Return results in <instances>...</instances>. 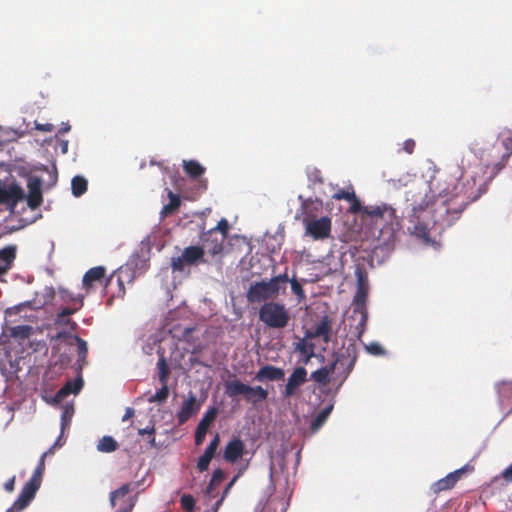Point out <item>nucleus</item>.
<instances>
[{"instance_id":"6ab92c4d","label":"nucleus","mask_w":512,"mask_h":512,"mask_svg":"<svg viewBox=\"0 0 512 512\" xmlns=\"http://www.w3.org/2000/svg\"><path fill=\"white\" fill-rule=\"evenodd\" d=\"M25 197L23 189L17 184H11L7 188L0 189V203L14 208L18 201Z\"/></svg>"},{"instance_id":"2f4dec72","label":"nucleus","mask_w":512,"mask_h":512,"mask_svg":"<svg viewBox=\"0 0 512 512\" xmlns=\"http://www.w3.org/2000/svg\"><path fill=\"white\" fill-rule=\"evenodd\" d=\"M10 336L15 340L21 342L30 338L33 334V327L30 325H18L9 329Z\"/></svg>"},{"instance_id":"a211bd4d","label":"nucleus","mask_w":512,"mask_h":512,"mask_svg":"<svg viewBox=\"0 0 512 512\" xmlns=\"http://www.w3.org/2000/svg\"><path fill=\"white\" fill-rule=\"evenodd\" d=\"M83 387V379L79 374L75 379L68 380L55 394L54 402L61 403L70 394H78Z\"/></svg>"},{"instance_id":"9b49d317","label":"nucleus","mask_w":512,"mask_h":512,"mask_svg":"<svg viewBox=\"0 0 512 512\" xmlns=\"http://www.w3.org/2000/svg\"><path fill=\"white\" fill-rule=\"evenodd\" d=\"M138 484H133V487H137ZM133 490L132 484L126 483L120 486L118 489L110 493V504L113 508L118 507V512H123L127 509L128 505H131V510L134 507V501L129 497V493Z\"/></svg>"},{"instance_id":"774afa93","label":"nucleus","mask_w":512,"mask_h":512,"mask_svg":"<svg viewBox=\"0 0 512 512\" xmlns=\"http://www.w3.org/2000/svg\"><path fill=\"white\" fill-rule=\"evenodd\" d=\"M149 442H150L151 445H154L155 444V437L152 436Z\"/></svg>"},{"instance_id":"69168bd1","label":"nucleus","mask_w":512,"mask_h":512,"mask_svg":"<svg viewBox=\"0 0 512 512\" xmlns=\"http://www.w3.org/2000/svg\"><path fill=\"white\" fill-rule=\"evenodd\" d=\"M307 357H306V361H308L311 357H314V356H317L318 354H314V353H311V354H305Z\"/></svg>"},{"instance_id":"f8f14e48","label":"nucleus","mask_w":512,"mask_h":512,"mask_svg":"<svg viewBox=\"0 0 512 512\" xmlns=\"http://www.w3.org/2000/svg\"><path fill=\"white\" fill-rule=\"evenodd\" d=\"M57 348L69 349L71 352H86L87 344L80 337L70 333H58L56 337Z\"/></svg>"},{"instance_id":"5fc2aeb1","label":"nucleus","mask_w":512,"mask_h":512,"mask_svg":"<svg viewBox=\"0 0 512 512\" xmlns=\"http://www.w3.org/2000/svg\"><path fill=\"white\" fill-rule=\"evenodd\" d=\"M195 332V328H186L183 333L184 339H180L179 342L182 343L184 341L188 342L190 335Z\"/></svg>"},{"instance_id":"3c124183","label":"nucleus","mask_w":512,"mask_h":512,"mask_svg":"<svg viewBox=\"0 0 512 512\" xmlns=\"http://www.w3.org/2000/svg\"><path fill=\"white\" fill-rule=\"evenodd\" d=\"M14 487H15V476H13L12 478H10L7 482H5L4 484V489L7 491V492H12L14 490Z\"/></svg>"},{"instance_id":"5701e85b","label":"nucleus","mask_w":512,"mask_h":512,"mask_svg":"<svg viewBox=\"0 0 512 512\" xmlns=\"http://www.w3.org/2000/svg\"><path fill=\"white\" fill-rule=\"evenodd\" d=\"M244 449V443L239 438H234L225 447L224 459L234 463L243 455Z\"/></svg>"},{"instance_id":"bb28decb","label":"nucleus","mask_w":512,"mask_h":512,"mask_svg":"<svg viewBox=\"0 0 512 512\" xmlns=\"http://www.w3.org/2000/svg\"><path fill=\"white\" fill-rule=\"evenodd\" d=\"M204 254V248L200 246H189L182 252L183 259L188 263V265L197 264L198 261L203 259Z\"/></svg>"},{"instance_id":"a18cd8bd","label":"nucleus","mask_w":512,"mask_h":512,"mask_svg":"<svg viewBox=\"0 0 512 512\" xmlns=\"http://www.w3.org/2000/svg\"><path fill=\"white\" fill-rule=\"evenodd\" d=\"M181 504H182V507L187 512H192L193 508H194V505H195V501H194V498L191 495H183L181 497Z\"/></svg>"},{"instance_id":"79ce46f5","label":"nucleus","mask_w":512,"mask_h":512,"mask_svg":"<svg viewBox=\"0 0 512 512\" xmlns=\"http://www.w3.org/2000/svg\"><path fill=\"white\" fill-rule=\"evenodd\" d=\"M229 228H230V225H229V222L227 221V219L222 218L218 222V224L214 228H211L210 230H212L213 232L219 233V235H225L227 237Z\"/></svg>"},{"instance_id":"72a5a7b5","label":"nucleus","mask_w":512,"mask_h":512,"mask_svg":"<svg viewBox=\"0 0 512 512\" xmlns=\"http://www.w3.org/2000/svg\"><path fill=\"white\" fill-rule=\"evenodd\" d=\"M157 375L161 384L168 383V379L170 376V366L163 357V355H161L157 362Z\"/></svg>"},{"instance_id":"0e129e2a","label":"nucleus","mask_w":512,"mask_h":512,"mask_svg":"<svg viewBox=\"0 0 512 512\" xmlns=\"http://www.w3.org/2000/svg\"><path fill=\"white\" fill-rule=\"evenodd\" d=\"M222 500H223V498L219 499V500L216 502L214 512H216V510L218 509V507H219V506H220V504L222 503Z\"/></svg>"},{"instance_id":"ea45409f","label":"nucleus","mask_w":512,"mask_h":512,"mask_svg":"<svg viewBox=\"0 0 512 512\" xmlns=\"http://www.w3.org/2000/svg\"><path fill=\"white\" fill-rule=\"evenodd\" d=\"M288 283H290L292 292L298 297V301L301 302L302 300H304L306 295H305V291L302 287V284L300 282H298V280L296 278H292V279L289 278Z\"/></svg>"},{"instance_id":"4be33fe9","label":"nucleus","mask_w":512,"mask_h":512,"mask_svg":"<svg viewBox=\"0 0 512 512\" xmlns=\"http://www.w3.org/2000/svg\"><path fill=\"white\" fill-rule=\"evenodd\" d=\"M220 438L219 435L216 434L214 438L211 440L204 453L197 462L198 469L203 472L206 471L209 467V463L215 455V452L219 446Z\"/></svg>"},{"instance_id":"6e6552de","label":"nucleus","mask_w":512,"mask_h":512,"mask_svg":"<svg viewBox=\"0 0 512 512\" xmlns=\"http://www.w3.org/2000/svg\"><path fill=\"white\" fill-rule=\"evenodd\" d=\"M105 272L104 267L98 266V287H101V293L106 298L107 305H111L115 298L124 297L125 286L119 274L112 273L106 278Z\"/></svg>"},{"instance_id":"e2e57ef3","label":"nucleus","mask_w":512,"mask_h":512,"mask_svg":"<svg viewBox=\"0 0 512 512\" xmlns=\"http://www.w3.org/2000/svg\"><path fill=\"white\" fill-rule=\"evenodd\" d=\"M426 512H437V508L435 505H431L430 507H428Z\"/></svg>"},{"instance_id":"bf43d9fd","label":"nucleus","mask_w":512,"mask_h":512,"mask_svg":"<svg viewBox=\"0 0 512 512\" xmlns=\"http://www.w3.org/2000/svg\"><path fill=\"white\" fill-rule=\"evenodd\" d=\"M64 443H65V441L63 440L62 435H60L53 445H54V447H62L64 445Z\"/></svg>"},{"instance_id":"a878e982","label":"nucleus","mask_w":512,"mask_h":512,"mask_svg":"<svg viewBox=\"0 0 512 512\" xmlns=\"http://www.w3.org/2000/svg\"><path fill=\"white\" fill-rule=\"evenodd\" d=\"M268 397V391L261 386H249L245 401L252 405H257L265 401Z\"/></svg>"},{"instance_id":"7ed1b4c3","label":"nucleus","mask_w":512,"mask_h":512,"mask_svg":"<svg viewBox=\"0 0 512 512\" xmlns=\"http://www.w3.org/2000/svg\"><path fill=\"white\" fill-rule=\"evenodd\" d=\"M331 329L329 317L323 316L315 327L306 331L300 352H335L334 348H330Z\"/></svg>"},{"instance_id":"7c9ffc66","label":"nucleus","mask_w":512,"mask_h":512,"mask_svg":"<svg viewBox=\"0 0 512 512\" xmlns=\"http://www.w3.org/2000/svg\"><path fill=\"white\" fill-rule=\"evenodd\" d=\"M167 196L169 198V203L163 206L160 213L162 217H167L173 214L181 205V199L178 194L168 190Z\"/></svg>"},{"instance_id":"a19ab883","label":"nucleus","mask_w":512,"mask_h":512,"mask_svg":"<svg viewBox=\"0 0 512 512\" xmlns=\"http://www.w3.org/2000/svg\"><path fill=\"white\" fill-rule=\"evenodd\" d=\"M223 479H224V472L220 469H216L212 474V478L210 480L209 486L206 489V493L208 495H210L212 492L213 486L215 484L220 483Z\"/></svg>"},{"instance_id":"39448f33","label":"nucleus","mask_w":512,"mask_h":512,"mask_svg":"<svg viewBox=\"0 0 512 512\" xmlns=\"http://www.w3.org/2000/svg\"><path fill=\"white\" fill-rule=\"evenodd\" d=\"M305 234L313 240H324L331 236L332 222L331 218L323 216L317 218L309 208V204L303 205V219Z\"/></svg>"},{"instance_id":"f704fd0d","label":"nucleus","mask_w":512,"mask_h":512,"mask_svg":"<svg viewBox=\"0 0 512 512\" xmlns=\"http://www.w3.org/2000/svg\"><path fill=\"white\" fill-rule=\"evenodd\" d=\"M72 193L74 196L79 197L83 195L87 190V180L81 176H75L72 179Z\"/></svg>"},{"instance_id":"8fccbe9b","label":"nucleus","mask_w":512,"mask_h":512,"mask_svg":"<svg viewBox=\"0 0 512 512\" xmlns=\"http://www.w3.org/2000/svg\"><path fill=\"white\" fill-rule=\"evenodd\" d=\"M502 477L507 482H512V463L502 472Z\"/></svg>"},{"instance_id":"dca6fc26","label":"nucleus","mask_w":512,"mask_h":512,"mask_svg":"<svg viewBox=\"0 0 512 512\" xmlns=\"http://www.w3.org/2000/svg\"><path fill=\"white\" fill-rule=\"evenodd\" d=\"M500 409L507 415L512 412V382H500L496 385Z\"/></svg>"},{"instance_id":"f3484780","label":"nucleus","mask_w":512,"mask_h":512,"mask_svg":"<svg viewBox=\"0 0 512 512\" xmlns=\"http://www.w3.org/2000/svg\"><path fill=\"white\" fill-rule=\"evenodd\" d=\"M307 371L304 367H297L289 376L283 395L286 398L291 397L295 391L306 381Z\"/></svg>"},{"instance_id":"0eeeda50","label":"nucleus","mask_w":512,"mask_h":512,"mask_svg":"<svg viewBox=\"0 0 512 512\" xmlns=\"http://www.w3.org/2000/svg\"><path fill=\"white\" fill-rule=\"evenodd\" d=\"M45 471V461L40 459L38 465L36 466L32 477L30 480L23 486L18 498L13 503V509H16V512H20L25 509L30 502L34 499L36 492L41 486L42 477Z\"/></svg>"},{"instance_id":"680f3d73","label":"nucleus","mask_w":512,"mask_h":512,"mask_svg":"<svg viewBox=\"0 0 512 512\" xmlns=\"http://www.w3.org/2000/svg\"><path fill=\"white\" fill-rule=\"evenodd\" d=\"M319 174H320V173H319V171H317V172H316V175H315V179H314V181H315V182L322 183V182H323V180H322V178H321V176H320Z\"/></svg>"},{"instance_id":"2eb2a0df","label":"nucleus","mask_w":512,"mask_h":512,"mask_svg":"<svg viewBox=\"0 0 512 512\" xmlns=\"http://www.w3.org/2000/svg\"><path fill=\"white\" fill-rule=\"evenodd\" d=\"M225 240V235H219V233L213 232L212 230L204 232L201 235L203 246L206 247L208 252L212 255H217L222 252Z\"/></svg>"},{"instance_id":"4d7b16f0","label":"nucleus","mask_w":512,"mask_h":512,"mask_svg":"<svg viewBox=\"0 0 512 512\" xmlns=\"http://www.w3.org/2000/svg\"><path fill=\"white\" fill-rule=\"evenodd\" d=\"M133 415H134V409L133 408H127L126 411H125L124 416L122 417V421L128 420Z\"/></svg>"},{"instance_id":"864d4df0","label":"nucleus","mask_w":512,"mask_h":512,"mask_svg":"<svg viewBox=\"0 0 512 512\" xmlns=\"http://www.w3.org/2000/svg\"><path fill=\"white\" fill-rule=\"evenodd\" d=\"M503 145L507 150L508 154L512 153V135L503 140Z\"/></svg>"},{"instance_id":"9d476101","label":"nucleus","mask_w":512,"mask_h":512,"mask_svg":"<svg viewBox=\"0 0 512 512\" xmlns=\"http://www.w3.org/2000/svg\"><path fill=\"white\" fill-rule=\"evenodd\" d=\"M356 293L353 298L354 312L359 313L362 320L367 318L366 302L368 298L369 283L365 272L358 270L357 273Z\"/></svg>"},{"instance_id":"de8ad7c7","label":"nucleus","mask_w":512,"mask_h":512,"mask_svg":"<svg viewBox=\"0 0 512 512\" xmlns=\"http://www.w3.org/2000/svg\"><path fill=\"white\" fill-rule=\"evenodd\" d=\"M416 143L413 139H406L403 142L402 150L406 152L407 154H412L415 150Z\"/></svg>"},{"instance_id":"37998d69","label":"nucleus","mask_w":512,"mask_h":512,"mask_svg":"<svg viewBox=\"0 0 512 512\" xmlns=\"http://www.w3.org/2000/svg\"><path fill=\"white\" fill-rule=\"evenodd\" d=\"M187 265H188V263H186V261L183 259L182 254L177 257H172V259H171V267H172L173 271L182 272L184 270L185 266H187Z\"/></svg>"},{"instance_id":"f257e3e1","label":"nucleus","mask_w":512,"mask_h":512,"mask_svg":"<svg viewBox=\"0 0 512 512\" xmlns=\"http://www.w3.org/2000/svg\"><path fill=\"white\" fill-rule=\"evenodd\" d=\"M430 190L437 193L438 197L444 200L434 204L433 210H430L429 202L419 204L412 208L409 216L408 231L411 235L430 242L429 232L432 227L445 229L452 226L461 216L467 205V198L458 191V187L453 185L451 188L446 182L434 178L430 182Z\"/></svg>"},{"instance_id":"c85d7f7f","label":"nucleus","mask_w":512,"mask_h":512,"mask_svg":"<svg viewBox=\"0 0 512 512\" xmlns=\"http://www.w3.org/2000/svg\"><path fill=\"white\" fill-rule=\"evenodd\" d=\"M82 306V301L80 299H73L72 306L64 307L57 314L56 322L59 324H69V317L74 314L80 307Z\"/></svg>"},{"instance_id":"c756f323","label":"nucleus","mask_w":512,"mask_h":512,"mask_svg":"<svg viewBox=\"0 0 512 512\" xmlns=\"http://www.w3.org/2000/svg\"><path fill=\"white\" fill-rule=\"evenodd\" d=\"M333 407V403L328 404L312 419L310 428L313 434L316 433L324 425L330 413L332 412Z\"/></svg>"},{"instance_id":"6e6d98bb","label":"nucleus","mask_w":512,"mask_h":512,"mask_svg":"<svg viewBox=\"0 0 512 512\" xmlns=\"http://www.w3.org/2000/svg\"><path fill=\"white\" fill-rule=\"evenodd\" d=\"M368 352H384L379 344H371L369 347H367Z\"/></svg>"},{"instance_id":"c03bdc74","label":"nucleus","mask_w":512,"mask_h":512,"mask_svg":"<svg viewBox=\"0 0 512 512\" xmlns=\"http://www.w3.org/2000/svg\"><path fill=\"white\" fill-rule=\"evenodd\" d=\"M96 281V267L90 268L83 277V285L90 287Z\"/></svg>"},{"instance_id":"1a4fd4ad","label":"nucleus","mask_w":512,"mask_h":512,"mask_svg":"<svg viewBox=\"0 0 512 512\" xmlns=\"http://www.w3.org/2000/svg\"><path fill=\"white\" fill-rule=\"evenodd\" d=\"M363 218L370 219L375 224L379 222L391 225L396 222L398 224L396 210L386 203L365 206Z\"/></svg>"},{"instance_id":"473e14b6","label":"nucleus","mask_w":512,"mask_h":512,"mask_svg":"<svg viewBox=\"0 0 512 512\" xmlns=\"http://www.w3.org/2000/svg\"><path fill=\"white\" fill-rule=\"evenodd\" d=\"M119 448L118 442L112 436H103L98 440V451L111 453Z\"/></svg>"},{"instance_id":"423d86ee","label":"nucleus","mask_w":512,"mask_h":512,"mask_svg":"<svg viewBox=\"0 0 512 512\" xmlns=\"http://www.w3.org/2000/svg\"><path fill=\"white\" fill-rule=\"evenodd\" d=\"M259 319L270 328L283 329L288 325L290 315L284 304L270 301L260 307Z\"/></svg>"},{"instance_id":"aec40b11","label":"nucleus","mask_w":512,"mask_h":512,"mask_svg":"<svg viewBox=\"0 0 512 512\" xmlns=\"http://www.w3.org/2000/svg\"><path fill=\"white\" fill-rule=\"evenodd\" d=\"M217 415V409L215 407L210 408L205 412L202 419L199 421L196 432H195V444L201 445L205 439L207 430L210 424L215 420Z\"/></svg>"},{"instance_id":"603ef678","label":"nucleus","mask_w":512,"mask_h":512,"mask_svg":"<svg viewBox=\"0 0 512 512\" xmlns=\"http://www.w3.org/2000/svg\"><path fill=\"white\" fill-rule=\"evenodd\" d=\"M155 432V428H154V425L152 426H147L145 428H142V429H139L138 430V434L139 435H145V434H148V435H153Z\"/></svg>"},{"instance_id":"412c9836","label":"nucleus","mask_w":512,"mask_h":512,"mask_svg":"<svg viewBox=\"0 0 512 512\" xmlns=\"http://www.w3.org/2000/svg\"><path fill=\"white\" fill-rule=\"evenodd\" d=\"M464 471L465 467H462L453 472H450L445 477L434 482L431 486V489L433 490V492L438 493L452 488L456 484V482L461 478Z\"/></svg>"},{"instance_id":"4c0bfd02","label":"nucleus","mask_w":512,"mask_h":512,"mask_svg":"<svg viewBox=\"0 0 512 512\" xmlns=\"http://www.w3.org/2000/svg\"><path fill=\"white\" fill-rule=\"evenodd\" d=\"M347 201L350 203L349 211L351 213H354V214L360 213L362 215V217L364 216V207L365 206H362V204H361L359 198L356 196L353 188H351V198H349V200H347Z\"/></svg>"},{"instance_id":"338daca9","label":"nucleus","mask_w":512,"mask_h":512,"mask_svg":"<svg viewBox=\"0 0 512 512\" xmlns=\"http://www.w3.org/2000/svg\"><path fill=\"white\" fill-rule=\"evenodd\" d=\"M236 478H237V476H236V477H234V478L231 480V482L229 483V485H228V487H227L226 491L231 487V485L234 483V481L236 480Z\"/></svg>"},{"instance_id":"09e8293b","label":"nucleus","mask_w":512,"mask_h":512,"mask_svg":"<svg viewBox=\"0 0 512 512\" xmlns=\"http://www.w3.org/2000/svg\"><path fill=\"white\" fill-rule=\"evenodd\" d=\"M36 129L42 132H52L54 129V125L50 123L36 124Z\"/></svg>"},{"instance_id":"4468645a","label":"nucleus","mask_w":512,"mask_h":512,"mask_svg":"<svg viewBox=\"0 0 512 512\" xmlns=\"http://www.w3.org/2000/svg\"><path fill=\"white\" fill-rule=\"evenodd\" d=\"M201 404L197 397L192 392L189 393L187 400L181 406L180 411L177 413V420L180 425L187 422L193 415L200 410Z\"/></svg>"},{"instance_id":"393cba45","label":"nucleus","mask_w":512,"mask_h":512,"mask_svg":"<svg viewBox=\"0 0 512 512\" xmlns=\"http://www.w3.org/2000/svg\"><path fill=\"white\" fill-rule=\"evenodd\" d=\"M284 370L270 365L264 366L258 370L255 379L259 382L278 381L284 378Z\"/></svg>"},{"instance_id":"cd10ccee","label":"nucleus","mask_w":512,"mask_h":512,"mask_svg":"<svg viewBox=\"0 0 512 512\" xmlns=\"http://www.w3.org/2000/svg\"><path fill=\"white\" fill-rule=\"evenodd\" d=\"M182 166L186 175L191 179H198L206 171V168L196 160H184Z\"/></svg>"},{"instance_id":"f03ea898","label":"nucleus","mask_w":512,"mask_h":512,"mask_svg":"<svg viewBox=\"0 0 512 512\" xmlns=\"http://www.w3.org/2000/svg\"><path fill=\"white\" fill-rule=\"evenodd\" d=\"M289 276L285 272L265 281L255 282L246 292V299L251 304L270 302L280 294H286Z\"/></svg>"},{"instance_id":"20e7f679","label":"nucleus","mask_w":512,"mask_h":512,"mask_svg":"<svg viewBox=\"0 0 512 512\" xmlns=\"http://www.w3.org/2000/svg\"><path fill=\"white\" fill-rule=\"evenodd\" d=\"M333 356L335 354H332ZM337 358L332 361V363L328 366L322 367L311 374V379L319 384H325L330 381L331 377H333L336 373L343 374V379L341 380L339 386L343 383L347 375L353 368L355 363V357L350 359L351 354H336Z\"/></svg>"},{"instance_id":"58836bf2","label":"nucleus","mask_w":512,"mask_h":512,"mask_svg":"<svg viewBox=\"0 0 512 512\" xmlns=\"http://www.w3.org/2000/svg\"><path fill=\"white\" fill-rule=\"evenodd\" d=\"M347 201L350 203L349 211L351 213H354V214L360 213L362 215V217L364 216V207L365 206H362V204H361L359 198L356 196L353 188H351V198H349V200H347Z\"/></svg>"},{"instance_id":"052dcab7","label":"nucleus","mask_w":512,"mask_h":512,"mask_svg":"<svg viewBox=\"0 0 512 512\" xmlns=\"http://www.w3.org/2000/svg\"><path fill=\"white\" fill-rule=\"evenodd\" d=\"M176 350L177 351L182 350L183 352H197L196 347H194L192 350H190L189 348H187L185 346H182V347L176 346Z\"/></svg>"},{"instance_id":"b1692460","label":"nucleus","mask_w":512,"mask_h":512,"mask_svg":"<svg viewBox=\"0 0 512 512\" xmlns=\"http://www.w3.org/2000/svg\"><path fill=\"white\" fill-rule=\"evenodd\" d=\"M249 386L238 379L228 380L224 385L225 394L231 399L242 396L245 400Z\"/></svg>"},{"instance_id":"13d9d810","label":"nucleus","mask_w":512,"mask_h":512,"mask_svg":"<svg viewBox=\"0 0 512 512\" xmlns=\"http://www.w3.org/2000/svg\"><path fill=\"white\" fill-rule=\"evenodd\" d=\"M56 448H57V447H54V445H53V446H51V447H50L46 452H44V453L42 454V456H41V458H40V459H43V460L45 461V457H46V456H48V455L53 454V453H54V450H55Z\"/></svg>"},{"instance_id":"ddd939ff","label":"nucleus","mask_w":512,"mask_h":512,"mask_svg":"<svg viewBox=\"0 0 512 512\" xmlns=\"http://www.w3.org/2000/svg\"><path fill=\"white\" fill-rule=\"evenodd\" d=\"M28 195L26 197L28 206L34 210L41 206L43 202L42 181L38 177H30L27 183Z\"/></svg>"},{"instance_id":"49530a36","label":"nucleus","mask_w":512,"mask_h":512,"mask_svg":"<svg viewBox=\"0 0 512 512\" xmlns=\"http://www.w3.org/2000/svg\"><path fill=\"white\" fill-rule=\"evenodd\" d=\"M332 198L336 200H349V198H351V188L349 190H338L333 194Z\"/></svg>"},{"instance_id":"e433bc0d","label":"nucleus","mask_w":512,"mask_h":512,"mask_svg":"<svg viewBox=\"0 0 512 512\" xmlns=\"http://www.w3.org/2000/svg\"><path fill=\"white\" fill-rule=\"evenodd\" d=\"M161 385H162V387L159 390H157L155 394L151 395L148 398V401L150 403H153V402L163 403L167 400V398L169 396L168 383L161 384Z\"/></svg>"},{"instance_id":"c9c22d12","label":"nucleus","mask_w":512,"mask_h":512,"mask_svg":"<svg viewBox=\"0 0 512 512\" xmlns=\"http://www.w3.org/2000/svg\"><path fill=\"white\" fill-rule=\"evenodd\" d=\"M74 415V406L72 404H65L62 407V414H61V430L62 433L66 428L70 426L72 417Z\"/></svg>"}]
</instances>
